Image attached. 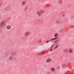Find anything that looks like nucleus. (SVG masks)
<instances>
[{
	"instance_id": "f257e3e1",
	"label": "nucleus",
	"mask_w": 74,
	"mask_h": 74,
	"mask_svg": "<svg viewBox=\"0 0 74 74\" xmlns=\"http://www.w3.org/2000/svg\"><path fill=\"white\" fill-rule=\"evenodd\" d=\"M5 21H3L2 22H1L0 23V27H1L2 26H4L5 25Z\"/></svg>"
},
{
	"instance_id": "f03ea898",
	"label": "nucleus",
	"mask_w": 74,
	"mask_h": 74,
	"mask_svg": "<svg viewBox=\"0 0 74 74\" xmlns=\"http://www.w3.org/2000/svg\"><path fill=\"white\" fill-rule=\"evenodd\" d=\"M58 38V37L56 38H55L51 39H50V41H51V42H54L55 41V40H56Z\"/></svg>"
},
{
	"instance_id": "7ed1b4c3",
	"label": "nucleus",
	"mask_w": 74,
	"mask_h": 74,
	"mask_svg": "<svg viewBox=\"0 0 74 74\" xmlns=\"http://www.w3.org/2000/svg\"><path fill=\"white\" fill-rule=\"evenodd\" d=\"M58 36V34H56L54 35V37H56H56H58L57 36Z\"/></svg>"
},
{
	"instance_id": "20e7f679",
	"label": "nucleus",
	"mask_w": 74,
	"mask_h": 74,
	"mask_svg": "<svg viewBox=\"0 0 74 74\" xmlns=\"http://www.w3.org/2000/svg\"><path fill=\"white\" fill-rule=\"evenodd\" d=\"M29 34H30L29 32H27L25 33V35L27 36H29Z\"/></svg>"
},
{
	"instance_id": "39448f33",
	"label": "nucleus",
	"mask_w": 74,
	"mask_h": 74,
	"mask_svg": "<svg viewBox=\"0 0 74 74\" xmlns=\"http://www.w3.org/2000/svg\"><path fill=\"white\" fill-rule=\"evenodd\" d=\"M72 50L71 49H70L69 50V53H71L72 52Z\"/></svg>"
},
{
	"instance_id": "423d86ee",
	"label": "nucleus",
	"mask_w": 74,
	"mask_h": 74,
	"mask_svg": "<svg viewBox=\"0 0 74 74\" xmlns=\"http://www.w3.org/2000/svg\"><path fill=\"white\" fill-rule=\"evenodd\" d=\"M58 47V46L56 45V47H54V49H57L58 48H57Z\"/></svg>"
},
{
	"instance_id": "0eeeda50",
	"label": "nucleus",
	"mask_w": 74,
	"mask_h": 74,
	"mask_svg": "<svg viewBox=\"0 0 74 74\" xmlns=\"http://www.w3.org/2000/svg\"><path fill=\"white\" fill-rule=\"evenodd\" d=\"M51 61V60L50 59H48L47 60V62H49V61Z\"/></svg>"
},
{
	"instance_id": "6e6552de",
	"label": "nucleus",
	"mask_w": 74,
	"mask_h": 74,
	"mask_svg": "<svg viewBox=\"0 0 74 74\" xmlns=\"http://www.w3.org/2000/svg\"><path fill=\"white\" fill-rule=\"evenodd\" d=\"M58 42H59V40H57L55 41V43H57Z\"/></svg>"
},
{
	"instance_id": "1a4fd4ad",
	"label": "nucleus",
	"mask_w": 74,
	"mask_h": 74,
	"mask_svg": "<svg viewBox=\"0 0 74 74\" xmlns=\"http://www.w3.org/2000/svg\"><path fill=\"white\" fill-rule=\"evenodd\" d=\"M44 12V11H42V10H41V11H40V13L41 14H42Z\"/></svg>"
},
{
	"instance_id": "9d476101",
	"label": "nucleus",
	"mask_w": 74,
	"mask_h": 74,
	"mask_svg": "<svg viewBox=\"0 0 74 74\" xmlns=\"http://www.w3.org/2000/svg\"><path fill=\"white\" fill-rule=\"evenodd\" d=\"M51 70H52V71H55V69L52 68H51Z\"/></svg>"
},
{
	"instance_id": "9b49d317",
	"label": "nucleus",
	"mask_w": 74,
	"mask_h": 74,
	"mask_svg": "<svg viewBox=\"0 0 74 74\" xmlns=\"http://www.w3.org/2000/svg\"><path fill=\"white\" fill-rule=\"evenodd\" d=\"M41 42V41L40 40H38V43H40Z\"/></svg>"
},
{
	"instance_id": "f8f14e48",
	"label": "nucleus",
	"mask_w": 74,
	"mask_h": 74,
	"mask_svg": "<svg viewBox=\"0 0 74 74\" xmlns=\"http://www.w3.org/2000/svg\"><path fill=\"white\" fill-rule=\"evenodd\" d=\"M11 29V26H9V28H8V29Z\"/></svg>"
},
{
	"instance_id": "ddd939ff",
	"label": "nucleus",
	"mask_w": 74,
	"mask_h": 74,
	"mask_svg": "<svg viewBox=\"0 0 74 74\" xmlns=\"http://www.w3.org/2000/svg\"><path fill=\"white\" fill-rule=\"evenodd\" d=\"M58 69H60V66H57Z\"/></svg>"
},
{
	"instance_id": "4468645a",
	"label": "nucleus",
	"mask_w": 74,
	"mask_h": 74,
	"mask_svg": "<svg viewBox=\"0 0 74 74\" xmlns=\"http://www.w3.org/2000/svg\"><path fill=\"white\" fill-rule=\"evenodd\" d=\"M38 14L39 15H41V14H40V12H38Z\"/></svg>"
},
{
	"instance_id": "2eb2a0df",
	"label": "nucleus",
	"mask_w": 74,
	"mask_h": 74,
	"mask_svg": "<svg viewBox=\"0 0 74 74\" xmlns=\"http://www.w3.org/2000/svg\"><path fill=\"white\" fill-rule=\"evenodd\" d=\"M9 26H8L6 27H7V29H8V28H9Z\"/></svg>"
},
{
	"instance_id": "dca6fc26",
	"label": "nucleus",
	"mask_w": 74,
	"mask_h": 74,
	"mask_svg": "<svg viewBox=\"0 0 74 74\" xmlns=\"http://www.w3.org/2000/svg\"><path fill=\"white\" fill-rule=\"evenodd\" d=\"M13 59V58H12V57H10V59Z\"/></svg>"
},
{
	"instance_id": "f3484780",
	"label": "nucleus",
	"mask_w": 74,
	"mask_h": 74,
	"mask_svg": "<svg viewBox=\"0 0 74 74\" xmlns=\"http://www.w3.org/2000/svg\"><path fill=\"white\" fill-rule=\"evenodd\" d=\"M22 4H25V2H23V3H22Z\"/></svg>"
},
{
	"instance_id": "a211bd4d",
	"label": "nucleus",
	"mask_w": 74,
	"mask_h": 74,
	"mask_svg": "<svg viewBox=\"0 0 74 74\" xmlns=\"http://www.w3.org/2000/svg\"><path fill=\"white\" fill-rule=\"evenodd\" d=\"M49 41H50V40L49 41H47L46 42V43H48L49 42Z\"/></svg>"
},
{
	"instance_id": "6ab92c4d",
	"label": "nucleus",
	"mask_w": 74,
	"mask_h": 74,
	"mask_svg": "<svg viewBox=\"0 0 74 74\" xmlns=\"http://www.w3.org/2000/svg\"><path fill=\"white\" fill-rule=\"evenodd\" d=\"M71 27H74V25H73V26H71Z\"/></svg>"
},
{
	"instance_id": "aec40b11",
	"label": "nucleus",
	"mask_w": 74,
	"mask_h": 74,
	"mask_svg": "<svg viewBox=\"0 0 74 74\" xmlns=\"http://www.w3.org/2000/svg\"><path fill=\"white\" fill-rule=\"evenodd\" d=\"M2 31V29H0V32H1Z\"/></svg>"
},
{
	"instance_id": "412c9836",
	"label": "nucleus",
	"mask_w": 74,
	"mask_h": 74,
	"mask_svg": "<svg viewBox=\"0 0 74 74\" xmlns=\"http://www.w3.org/2000/svg\"><path fill=\"white\" fill-rule=\"evenodd\" d=\"M66 52H68V50H67V49H66Z\"/></svg>"
},
{
	"instance_id": "4be33fe9",
	"label": "nucleus",
	"mask_w": 74,
	"mask_h": 74,
	"mask_svg": "<svg viewBox=\"0 0 74 74\" xmlns=\"http://www.w3.org/2000/svg\"><path fill=\"white\" fill-rule=\"evenodd\" d=\"M52 51V49L50 50V51Z\"/></svg>"
},
{
	"instance_id": "5701e85b",
	"label": "nucleus",
	"mask_w": 74,
	"mask_h": 74,
	"mask_svg": "<svg viewBox=\"0 0 74 74\" xmlns=\"http://www.w3.org/2000/svg\"><path fill=\"white\" fill-rule=\"evenodd\" d=\"M63 17H64V14L63 15Z\"/></svg>"
},
{
	"instance_id": "b1692460",
	"label": "nucleus",
	"mask_w": 74,
	"mask_h": 74,
	"mask_svg": "<svg viewBox=\"0 0 74 74\" xmlns=\"http://www.w3.org/2000/svg\"><path fill=\"white\" fill-rule=\"evenodd\" d=\"M28 40H29V39H28Z\"/></svg>"
}]
</instances>
